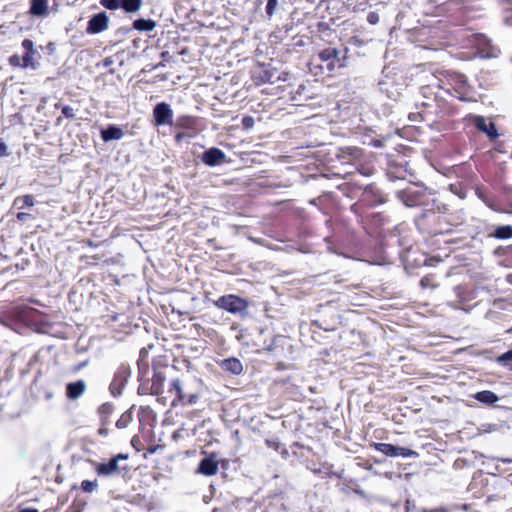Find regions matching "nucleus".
<instances>
[{
  "instance_id": "obj_9",
  "label": "nucleus",
  "mask_w": 512,
  "mask_h": 512,
  "mask_svg": "<svg viewBox=\"0 0 512 512\" xmlns=\"http://www.w3.org/2000/svg\"><path fill=\"white\" fill-rule=\"evenodd\" d=\"M475 125L480 131L486 133L491 139H494L498 136L495 125L492 122L487 123V121L481 116L475 117Z\"/></svg>"
},
{
  "instance_id": "obj_1",
  "label": "nucleus",
  "mask_w": 512,
  "mask_h": 512,
  "mask_svg": "<svg viewBox=\"0 0 512 512\" xmlns=\"http://www.w3.org/2000/svg\"><path fill=\"white\" fill-rule=\"evenodd\" d=\"M214 305L234 314L241 313L248 307V303L245 299L232 294L220 297L214 301Z\"/></svg>"
},
{
  "instance_id": "obj_24",
  "label": "nucleus",
  "mask_w": 512,
  "mask_h": 512,
  "mask_svg": "<svg viewBox=\"0 0 512 512\" xmlns=\"http://www.w3.org/2000/svg\"><path fill=\"white\" fill-rule=\"evenodd\" d=\"M415 455L417 453L411 449L396 446V456L410 457Z\"/></svg>"
},
{
  "instance_id": "obj_31",
  "label": "nucleus",
  "mask_w": 512,
  "mask_h": 512,
  "mask_svg": "<svg viewBox=\"0 0 512 512\" xmlns=\"http://www.w3.org/2000/svg\"><path fill=\"white\" fill-rule=\"evenodd\" d=\"M26 216H28V214H26V213H19V214H18V218H19V219H23V218H24V217H26Z\"/></svg>"
},
{
  "instance_id": "obj_5",
  "label": "nucleus",
  "mask_w": 512,
  "mask_h": 512,
  "mask_svg": "<svg viewBox=\"0 0 512 512\" xmlns=\"http://www.w3.org/2000/svg\"><path fill=\"white\" fill-rule=\"evenodd\" d=\"M23 47L26 49L25 55L19 56V55H12L9 58V63L13 67H27L29 65L30 59H31V52H32V41L31 40H24L23 41Z\"/></svg>"
},
{
  "instance_id": "obj_20",
  "label": "nucleus",
  "mask_w": 512,
  "mask_h": 512,
  "mask_svg": "<svg viewBox=\"0 0 512 512\" xmlns=\"http://www.w3.org/2000/svg\"><path fill=\"white\" fill-rule=\"evenodd\" d=\"M100 4L109 10H116L121 7L122 0H100Z\"/></svg>"
},
{
  "instance_id": "obj_13",
  "label": "nucleus",
  "mask_w": 512,
  "mask_h": 512,
  "mask_svg": "<svg viewBox=\"0 0 512 512\" xmlns=\"http://www.w3.org/2000/svg\"><path fill=\"white\" fill-rule=\"evenodd\" d=\"M475 399H477L481 403L490 405V404H494L495 402H497L499 398L494 392L489 391V390H484V391H480V392L476 393Z\"/></svg>"
},
{
  "instance_id": "obj_36",
  "label": "nucleus",
  "mask_w": 512,
  "mask_h": 512,
  "mask_svg": "<svg viewBox=\"0 0 512 512\" xmlns=\"http://www.w3.org/2000/svg\"><path fill=\"white\" fill-rule=\"evenodd\" d=\"M510 351H511V353H512V349H511Z\"/></svg>"
},
{
  "instance_id": "obj_33",
  "label": "nucleus",
  "mask_w": 512,
  "mask_h": 512,
  "mask_svg": "<svg viewBox=\"0 0 512 512\" xmlns=\"http://www.w3.org/2000/svg\"><path fill=\"white\" fill-rule=\"evenodd\" d=\"M100 434H106V431H105V430H103V429H101V430H100Z\"/></svg>"
},
{
  "instance_id": "obj_32",
  "label": "nucleus",
  "mask_w": 512,
  "mask_h": 512,
  "mask_svg": "<svg viewBox=\"0 0 512 512\" xmlns=\"http://www.w3.org/2000/svg\"><path fill=\"white\" fill-rule=\"evenodd\" d=\"M19 512H32V509H30V508H26V509H22V510H21V511H19Z\"/></svg>"
},
{
  "instance_id": "obj_4",
  "label": "nucleus",
  "mask_w": 512,
  "mask_h": 512,
  "mask_svg": "<svg viewBox=\"0 0 512 512\" xmlns=\"http://www.w3.org/2000/svg\"><path fill=\"white\" fill-rule=\"evenodd\" d=\"M109 18L104 12L94 15L88 22L87 32L89 34H98L107 29Z\"/></svg>"
},
{
  "instance_id": "obj_3",
  "label": "nucleus",
  "mask_w": 512,
  "mask_h": 512,
  "mask_svg": "<svg viewBox=\"0 0 512 512\" xmlns=\"http://www.w3.org/2000/svg\"><path fill=\"white\" fill-rule=\"evenodd\" d=\"M127 454H117L112 459H110L107 463H97L95 465V470L100 476H111L119 471V460H127Z\"/></svg>"
},
{
  "instance_id": "obj_23",
  "label": "nucleus",
  "mask_w": 512,
  "mask_h": 512,
  "mask_svg": "<svg viewBox=\"0 0 512 512\" xmlns=\"http://www.w3.org/2000/svg\"><path fill=\"white\" fill-rule=\"evenodd\" d=\"M415 455L417 453L411 449L396 446V456L410 457Z\"/></svg>"
},
{
  "instance_id": "obj_16",
  "label": "nucleus",
  "mask_w": 512,
  "mask_h": 512,
  "mask_svg": "<svg viewBox=\"0 0 512 512\" xmlns=\"http://www.w3.org/2000/svg\"><path fill=\"white\" fill-rule=\"evenodd\" d=\"M48 11L46 0H34L33 12L34 15H45Z\"/></svg>"
},
{
  "instance_id": "obj_28",
  "label": "nucleus",
  "mask_w": 512,
  "mask_h": 512,
  "mask_svg": "<svg viewBox=\"0 0 512 512\" xmlns=\"http://www.w3.org/2000/svg\"><path fill=\"white\" fill-rule=\"evenodd\" d=\"M510 360H512V353H511L510 350L507 351L506 353L502 354L501 356H499L497 358V361L499 363H505V362L510 361Z\"/></svg>"
},
{
  "instance_id": "obj_22",
  "label": "nucleus",
  "mask_w": 512,
  "mask_h": 512,
  "mask_svg": "<svg viewBox=\"0 0 512 512\" xmlns=\"http://www.w3.org/2000/svg\"><path fill=\"white\" fill-rule=\"evenodd\" d=\"M319 57L322 61H328L337 57V51L335 49H325L320 52Z\"/></svg>"
},
{
  "instance_id": "obj_29",
  "label": "nucleus",
  "mask_w": 512,
  "mask_h": 512,
  "mask_svg": "<svg viewBox=\"0 0 512 512\" xmlns=\"http://www.w3.org/2000/svg\"><path fill=\"white\" fill-rule=\"evenodd\" d=\"M62 113L67 118H73L75 116L74 110L70 106H64L62 108Z\"/></svg>"
},
{
  "instance_id": "obj_25",
  "label": "nucleus",
  "mask_w": 512,
  "mask_h": 512,
  "mask_svg": "<svg viewBox=\"0 0 512 512\" xmlns=\"http://www.w3.org/2000/svg\"><path fill=\"white\" fill-rule=\"evenodd\" d=\"M278 7V0H268L266 5V12L269 16L273 15Z\"/></svg>"
},
{
  "instance_id": "obj_19",
  "label": "nucleus",
  "mask_w": 512,
  "mask_h": 512,
  "mask_svg": "<svg viewBox=\"0 0 512 512\" xmlns=\"http://www.w3.org/2000/svg\"><path fill=\"white\" fill-rule=\"evenodd\" d=\"M98 487L97 480L91 481V480H84L81 483V488L84 492L91 493L95 491Z\"/></svg>"
},
{
  "instance_id": "obj_12",
  "label": "nucleus",
  "mask_w": 512,
  "mask_h": 512,
  "mask_svg": "<svg viewBox=\"0 0 512 512\" xmlns=\"http://www.w3.org/2000/svg\"><path fill=\"white\" fill-rule=\"evenodd\" d=\"M133 28L140 32H151L156 28V22L151 19H137L133 22Z\"/></svg>"
},
{
  "instance_id": "obj_8",
  "label": "nucleus",
  "mask_w": 512,
  "mask_h": 512,
  "mask_svg": "<svg viewBox=\"0 0 512 512\" xmlns=\"http://www.w3.org/2000/svg\"><path fill=\"white\" fill-rule=\"evenodd\" d=\"M220 366L223 370L233 375H240L243 372V365L237 358L231 357L221 361Z\"/></svg>"
},
{
  "instance_id": "obj_27",
  "label": "nucleus",
  "mask_w": 512,
  "mask_h": 512,
  "mask_svg": "<svg viewBox=\"0 0 512 512\" xmlns=\"http://www.w3.org/2000/svg\"><path fill=\"white\" fill-rule=\"evenodd\" d=\"M367 21L371 24V25H375L379 22V16L377 13L375 12H370L367 16Z\"/></svg>"
},
{
  "instance_id": "obj_21",
  "label": "nucleus",
  "mask_w": 512,
  "mask_h": 512,
  "mask_svg": "<svg viewBox=\"0 0 512 512\" xmlns=\"http://www.w3.org/2000/svg\"><path fill=\"white\" fill-rule=\"evenodd\" d=\"M173 391L175 392L178 400H183L184 396H183V393H182V387H181L180 380L175 379V380L172 381L170 392H173Z\"/></svg>"
},
{
  "instance_id": "obj_18",
  "label": "nucleus",
  "mask_w": 512,
  "mask_h": 512,
  "mask_svg": "<svg viewBox=\"0 0 512 512\" xmlns=\"http://www.w3.org/2000/svg\"><path fill=\"white\" fill-rule=\"evenodd\" d=\"M495 236L500 239H508L512 237V227L507 226H500L495 231Z\"/></svg>"
},
{
  "instance_id": "obj_26",
  "label": "nucleus",
  "mask_w": 512,
  "mask_h": 512,
  "mask_svg": "<svg viewBox=\"0 0 512 512\" xmlns=\"http://www.w3.org/2000/svg\"><path fill=\"white\" fill-rule=\"evenodd\" d=\"M9 155V152H8V146L6 145V143L3 141L2 138H0V158L1 157H5V156H8Z\"/></svg>"
},
{
  "instance_id": "obj_10",
  "label": "nucleus",
  "mask_w": 512,
  "mask_h": 512,
  "mask_svg": "<svg viewBox=\"0 0 512 512\" xmlns=\"http://www.w3.org/2000/svg\"><path fill=\"white\" fill-rule=\"evenodd\" d=\"M86 389V384L83 380L69 383L66 388L67 397L70 399L79 398Z\"/></svg>"
},
{
  "instance_id": "obj_35",
  "label": "nucleus",
  "mask_w": 512,
  "mask_h": 512,
  "mask_svg": "<svg viewBox=\"0 0 512 512\" xmlns=\"http://www.w3.org/2000/svg\"><path fill=\"white\" fill-rule=\"evenodd\" d=\"M34 512H37V510L34 509Z\"/></svg>"
},
{
  "instance_id": "obj_7",
  "label": "nucleus",
  "mask_w": 512,
  "mask_h": 512,
  "mask_svg": "<svg viewBox=\"0 0 512 512\" xmlns=\"http://www.w3.org/2000/svg\"><path fill=\"white\" fill-rule=\"evenodd\" d=\"M202 160L208 166H215L225 160V153L218 148H211L204 152Z\"/></svg>"
},
{
  "instance_id": "obj_30",
  "label": "nucleus",
  "mask_w": 512,
  "mask_h": 512,
  "mask_svg": "<svg viewBox=\"0 0 512 512\" xmlns=\"http://www.w3.org/2000/svg\"><path fill=\"white\" fill-rule=\"evenodd\" d=\"M117 427L118 428H125L126 425H127V420L124 419V417H122L121 419H119L116 423Z\"/></svg>"
},
{
  "instance_id": "obj_11",
  "label": "nucleus",
  "mask_w": 512,
  "mask_h": 512,
  "mask_svg": "<svg viewBox=\"0 0 512 512\" xmlns=\"http://www.w3.org/2000/svg\"><path fill=\"white\" fill-rule=\"evenodd\" d=\"M123 136V130L114 125H110L108 128L101 130V137L105 142L110 140H119L122 139Z\"/></svg>"
},
{
  "instance_id": "obj_2",
  "label": "nucleus",
  "mask_w": 512,
  "mask_h": 512,
  "mask_svg": "<svg viewBox=\"0 0 512 512\" xmlns=\"http://www.w3.org/2000/svg\"><path fill=\"white\" fill-rule=\"evenodd\" d=\"M153 117L156 126L171 125L173 122V111L169 104L162 102L154 107Z\"/></svg>"
},
{
  "instance_id": "obj_34",
  "label": "nucleus",
  "mask_w": 512,
  "mask_h": 512,
  "mask_svg": "<svg viewBox=\"0 0 512 512\" xmlns=\"http://www.w3.org/2000/svg\"><path fill=\"white\" fill-rule=\"evenodd\" d=\"M155 450H156L155 448H151L149 451H150V453H154Z\"/></svg>"
},
{
  "instance_id": "obj_17",
  "label": "nucleus",
  "mask_w": 512,
  "mask_h": 512,
  "mask_svg": "<svg viewBox=\"0 0 512 512\" xmlns=\"http://www.w3.org/2000/svg\"><path fill=\"white\" fill-rule=\"evenodd\" d=\"M498 49H496L495 47H492L491 45H489L488 47H480L479 48V55L482 57V58H493V57H497L498 55Z\"/></svg>"
},
{
  "instance_id": "obj_15",
  "label": "nucleus",
  "mask_w": 512,
  "mask_h": 512,
  "mask_svg": "<svg viewBox=\"0 0 512 512\" xmlns=\"http://www.w3.org/2000/svg\"><path fill=\"white\" fill-rule=\"evenodd\" d=\"M377 451L387 455V456H396V446L388 443H377L375 445Z\"/></svg>"
},
{
  "instance_id": "obj_14",
  "label": "nucleus",
  "mask_w": 512,
  "mask_h": 512,
  "mask_svg": "<svg viewBox=\"0 0 512 512\" xmlns=\"http://www.w3.org/2000/svg\"><path fill=\"white\" fill-rule=\"evenodd\" d=\"M142 7V0H122L121 8L127 13L138 12Z\"/></svg>"
},
{
  "instance_id": "obj_6",
  "label": "nucleus",
  "mask_w": 512,
  "mask_h": 512,
  "mask_svg": "<svg viewBox=\"0 0 512 512\" xmlns=\"http://www.w3.org/2000/svg\"><path fill=\"white\" fill-rule=\"evenodd\" d=\"M197 472L205 476L215 475L218 472V461L216 456L211 454L210 456L202 459Z\"/></svg>"
}]
</instances>
